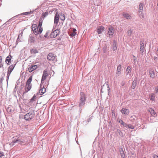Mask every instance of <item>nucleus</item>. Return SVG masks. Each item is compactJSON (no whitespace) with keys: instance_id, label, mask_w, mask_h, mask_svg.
Wrapping results in <instances>:
<instances>
[{"instance_id":"obj_1","label":"nucleus","mask_w":158,"mask_h":158,"mask_svg":"<svg viewBox=\"0 0 158 158\" xmlns=\"http://www.w3.org/2000/svg\"><path fill=\"white\" fill-rule=\"evenodd\" d=\"M86 100V97L85 94L82 92L80 93V100L79 102V106L81 108L85 104Z\"/></svg>"},{"instance_id":"obj_2","label":"nucleus","mask_w":158,"mask_h":158,"mask_svg":"<svg viewBox=\"0 0 158 158\" xmlns=\"http://www.w3.org/2000/svg\"><path fill=\"white\" fill-rule=\"evenodd\" d=\"M35 114L31 112H29L24 115V118L27 121L31 120L34 117Z\"/></svg>"},{"instance_id":"obj_3","label":"nucleus","mask_w":158,"mask_h":158,"mask_svg":"<svg viewBox=\"0 0 158 158\" xmlns=\"http://www.w3.org/2000/svg\"><path fill=\"white\" fill-rule=\"evenodd\" d=\"M131 68L130 66H128L126 69V77L128 79H130L131 77Z\"/></svg>"},{"instance_id":"obj_4","label":"nucleus","mask_w":158,"mask_h":158,"mask_svg":"<svg viewBox=\"0 0 158 158\" xmlns=\"http://www.w3.org/2000/svg\"><path fill=\"white\" fill-rule=\"evenodd\" d=\"M47 72V71L46 70H44L43 71V73L41 80V83L40 85V87L41 86V85L43 84L44 82L43 81L46 79V77L48 75V74Z\"/></svg>"},{"instance_id":"obj_5","label":"nucleus","mask_w":158,"mask_h":158,"mask_svg":"<svg viewBox=\"0 0 158 158\" xmlns=\"http://www.w3.org/2000/svg\"><path fill=\"white\" fill-rule=\"evenodd\" d=\"M59 33V31L58 30H55L51 33L50 35V37L51 38H55L57 36Z\"/></svg>"},{"instance_id":"obj_6","label":"nucleus","mask_w":158,"mask_h":158,"mask_svg":"<svg viewBox=\"0 0 158 158\" xmlns=\"http://www.w3.org/2000/svg\"><path fill=\"white\" fill-rule=\"evenodd\" d=\"M59 15L58 14V12H56L55 15L54 20V25H55V26L57 25L59 22Z\"/></svg>"},{"instance_id":"obj_7","label":"nucleus","mask_w":158,"mask_h":158,"mask_svg":"<svg viewBox=\"0 0 158 158\" xmlns=\"http://www.w3.org/2000/svg\"><path fill=\"white\" fill-rule=\"evenodd\" d=\"M32 30L33 31L35 35H37L36 30L38 29V27L36 24H33L31 26Z\"/></svg>"},{"instance_id":"obj_8","label":"nucleus","mask_w":158,"mask_h":158,"mask_svg":"<svg viewBox=\"0 0 158 158\" xmlns=\"http://www.w3.org/2000/svg\"><path fill=\"white\" fill-rule=\"evenodd\" d=\"M13 142L14 143H18L19 144L21 145H24L26 143L25 140H20V139H15V140H13Z\"/></svg>"},{"instance_id":"obj_9","label":"nucleus","mask_w":158,"mask_h":158,"mask_svg":"<svg viewBox=\"0 0 158 158\" xmlns=\"http://www.w3.org/2000/svg\"><path fill=\"white\" fill-rule=\"evenodd\" d=\"M97 29V32L98 34H100L104 31L105 28L103 26H101L98 27Z\"/></svg>"},{"instance_id":"obj_10","label":"nucleus","mask_w":158,"mask_h":158,"mask_svg":"<svg viewBox=\"0 0 158 158\" xmlns=\"http://www.w3.org/2000/svg\"><path fill=\"white\" fill-rule=\"evenodd\" d=\"M77 30L75 28H73L72 31H70L69 32V35L72 37H73L76 34Z\"/></svg>"},{"instance_id":"obj_11","label":"nucleus","mask_w":158,"mask_h":158,"mask_svg":"<svg viewBox=\"0 0 158 158\" xmlns=\"http://www.w3.org/2000/svg\"><path fill=\"white\" fill-rule=\"evenodd\" d=\"M15 65V64H13L10 65V66H9V67L8 68L7 71V73H8V75H10L11 73L14 69Z\"/></svg>"},{"instance_id":"obj_12","label":"nucleus","mask_w":158,"mask_h":158,"mask_svg":"<svg viewBox=\"0 0 158 158\" xmlns=\"http://www.w3.org/2000/svg\"><path fill=\"white\" fill-rule=\"evenodd\" d=\"M55 58V57L54 56V54L52 53H49L48 54L47 56L48 59L50 61L54 60Z\"/></svg>"},{"instance_id":"obj_13","label":"nucleus","mask_w":158,"mask_h":158,"mask_svg":"<svg viewBox=\"0 0 158 158\" xmlns=\"http://www.w3.org/2000/svg\"><path fill=\"white\" fill-rule=\"evenodd\" d=\"M137 118L135 115L131 116L130 118V120L132 122V124H135L137 122Z\"/></svg>"},{"instance_id":"obj_14","label":"nucleus","mask_w":158,"mask_h":158,"mask_svg":"<svg viewBox=\"0 0 158 158\" xmlns=\"http://www.w3.org/2000/svg\"><path fill=\"white\" fill-rule=\"evenodd\" d=\"M13 140H15V139H20V140H25V136H21L20 135H18L14 137Z\"/></svg>"},{"instance_id":"obj_15","label":"nucleus","mask_w":158,"mask_h":158,"mask_svg":"<svg viewBox=\"0 0 158 158\" xmlns=\"http://www.w3.org/2000/svg\"><path fill=\"white\" fill-rule=\"evenodd\" d=\"M114 32V29L113 27H111L109 28L108 33L110 36H112Z\"/></svg>"},{"instance_id":"obj_16","label":"nucleus","mask_w":158,"mask_h":158,"mask_svg":"<svg viewBox=\"0 0 158 158\" xmlns=\"http://www.w3.org/2000/svg\"><path fill=\"white\" fill-rule=\"evenodd\" d=\"M31 84H26L25 90L23 93V94L27 93L28 91H29L31 89Z\"/></svg>"},{"instance_id":"obj_17","label":"nucleus","mask_w":158,"mask_h":158,"mask_svg":"<svg viewBox=\"0 0 158 158\" xmlns=\"http://www.w3.org/2000/svg\"><path fill=\"white\" fill-rule=\"evenodd\" d=\"M11 58L12 57L10 55H9L6 57L5 62L6 63L7 65H9L10 64Z\"/></svg>"},{"instance_id":"obj_18","label":"nucleus","mask_w":158,"mask_h":158,"mask_svg":"<svg viewBox=\"0 0 158 158\" xmlns=\"http://www.w3.org/2000/svg\"><path fill=\"white\" fill-rule=\"evenodd\" d=\"M36 65H34L32 66H29L28 68V71L29 72H31L37 68Z\"/></svg>"},{"instance_id":"obj_19","label":"nucleus","mask_w":158,"mask_h":158,"mask_svg":"<svg viewBox=\"0 0 158 158\" xmlns=\"http://www.w3.org/2000/svg\"><path fill=\"white\" fill-rule=\"evenodd\" d=\"M6 111L8 113H11L13 112L14 110L13 106L10 105L8 107L6 108Z\"/></svg>"},{"instance_id":"obj_20","label":"nucleus","mask_w":158,"mask_h":158,"mask_svg":"<svg viewBox=\"0 0 158 158\" xmlns=\"http://www.w3.org/2000/svg\"><path fill=\"white\" fill-rule=\"evenodd\" d=\"M149 73L151 77L154 78L155 77V74L153 69H150Z\"/></svg>"},{"instance_id":"obj_21","label":"nucleus","mask_w":158,"mask_h":158,"mask_svg":"<svg viewBox=\"0 0 158 158\" xmlns=\"http://www.w3.org/2000/svg\"><path fill=\"white\" fill-rule=\"evenodd\" d=\"M42 84L41 85V86H42ZM41 87L42 86H41V87L40 86V88H41V89L39 90V94L41 95H43V94H44V93L46 91V89L44 87L42 88Z\"/></svg>"},{"instance_id":"obj_22","label":"nucleus","mask_w":158,"mask_h":158,"mask_svg":"<svg viewBox=\"0 0 158 158\" xmlns=\"http://www.w3.org/2000/svg\"><path fill=\"white\" fill-rule=\"evenodd\" d=\"M29 41L30 43H33L35 41V38L32 35L30 34L29 37Z\"/></svg>"},{"instance_id":"obj_23","label":"nucleus","mask_w":158,"mask_h":158,"mask_svg":"<svg viewBox=\"0 0 158 158\" xmlns=\"http://www.w3.org/2000/svg\"><path fill=\"white\" fill-rule=\"evenodd\" d=\"M149 111L150 113V114L152 116L155 117L157 116L156 113L155 112V111L152 109H150L149 110Z\"/></svg>"},{"instance_id":"obj_24","label":"nucleus","mask_w":158,"mask_h":158,"mask_svg":"<svg viewBox=\"0 0 158 158\" xmlns=\"http://www.w3.org/2000/svg\"><path fill=\"white\" fill-rule=\"evenodd\" d=\"M117 45V42L116 40H114L113 41L112 47H113V50L114 51L116 50H117V47L116 46Z\"/></svg>"},{"instance_id":"obj_25","label":"nucleus","mask_w":158,"mask_h":158,"mask_svg":"<svg viewBox=\"0 0 158 158\" xmlns=\"http://www.w3.org/2000/svg\"><path fill=\"white\" fill-rule=\"evenodd\" d=\"M119 151L121 157L122 158H125V156L123 149L122 148H121L119 150Z\"/></svg>"},{"instance_id":"obj_26","label":"nucleus","mask_w":158,"mask_h":158,"mask_svg":"<svg viewBox=\"0 0 158 158\" xmlns=\"http://www.w3.org/2000/svg\"><path fill=\"white\" fill-rule=\"evenodd\" d=\"M121 69V66L120 64L119 65L117 68V74L118 75V76L120 74V71Z\"/></svg>"},{"instance_id":"obj_27","label":"nucleus","mask_w":158,"mask_h":158,"mask_svg":"<svg viewBox=\"0 0 158 158\" xmlns=\"http://www.w3.org/2000/svg\"><path fill=\"white\" fill-rule=\"evenodd\" d=\"M122 113L123 114L127 115L129 114V110L128 109L123 108L122 110Z\"/></svg>"},{"instance_id":"obj_28","label":"nucleus","mask_w":158,"mask_h":158,"mask_svg":"<svg viewBox=\"0 0 158 158\" xmlns=\"http://www.w3.org/2000/svg\"><path fill=\"white\" fill-rule=\"evenodd\" d=\"M137 83V81L136 80H134V81H133L132 86H131V88L132 89H134L135 88V86L136 85V84Z\"/></svg>"},{"instance_id":"obj_29","label":"nucleus","mask_w":158,"mask_h":158,"mask_svg":"<svg viewBox=\"0 0 158 158\" xmlns=\"http://www.w3.org/2000/svg\"><path fill=\"white\" fill-rule=\"evenodd\" d=\"M123 15L124 17L127 19H130L131 18V16L127 13H124Z\"/></svg>"},{"instance_id":"obj_30","label":"nucleus","mask_w":158,"mask_h":158,"mask_svg":"<svg viewBox=\"0 0 158 158\" xmlns=\"http://www.w3.org/2000/svg\"><path fill=\"white\" fill-rule=\"evenodd\" d=\"M125 127L127 129H133L135 128V127L131 124H127Z\"/></svg>"},{"instance_id":"obj_31","label":"nucleus","mask_w":158,"mask_h":158,"mask_svg":"<svg viewBox=\"0 0 158 158\" xmlns=\"http://www.w3.org/2000/svg\"><path fill=\"white\" fill-rule=\"evenodd\" d=\"M5 76V74L4 73L1 76V77L0 78V86H2V81L4 80V77Z\"/></svg>"},{"instance_id":"obj_32","label":"nucleus","mask_w":158,"mask_h":158,"mask_svg":"<svg viewBox=\"0 0 158 158\" xmlns=\"http://www.w3.org/2000/svg\"><path fill=\"white\" fill-rule=\"evenodd\" d=\"M31 53L36 54L38 52V51L36 49L34 48L31 50Z\"/></svg>"},{"instance_id":"obj_33","label":"nucleus","mask_w":158,"mask_h":158,"mask_svg":"<svg viewBox=\"0 0 158 158\" xmlns=\"http://www.w3.org/2000/svg\"><path fill=\"white\" fill-rule=\"evenodd\" d=\"M149 98L151 100L154 101L155 99L154 94H150L149 96Z\"/></svg>"},{"instance_id":"obj_34","label":"nucleus","mask_w":158,"mask_h":158,"mask_svg":"<svg viewBox=\"0 0 158 158\" xmlns=\"http://www.w3.org/2000/svg\"><path fill=\"white\" fill-rule=\"evenodd\" d=\"M32 76L30 77L27 81L26 84H31V82L32 81Z\"/></svg>"},{"instance_id":"obj_35","label":"nucleus","mask_w":158,"mask_h":158,"mask_svg":"<svg viewBox=\"0 0 158 158\" xmlns=\"http://www.w3.org/2000/svg\"><path fill=\"white\" fill-rule=\"evenodd\" d=\"M36 96L35 94L30 100V103L33 102L36 100Z\"/></svg>"},{"instance_id":"obj_36","label":"nucleus","mask_w":158,"mask_h":158,"mask_svg":"<svg viewBox=\"0 0 158 158\" xmlns=\"http://www.w3.org/2000/svg\"><path fill=\"white\" fill-rule=\"evenodd\" d=\"M143 3H140L139 7V11H143Z\"/></svg>"},{"instance_id":"obj_37","label":"nucleus","mask_w":158,"mask_h":158,"mask_svg":"<svg viewBox=\"0 0 158 158\" xmlns=\"http://www.w3.org/2000/svg\"><path fill=\"white\" fill-rule=\"evenodd\" d=\"M145 49V47H140V53L142 55H143V52Z\"/></svg>"},{"instance_id":"obj_38","label":"nucleus","mask_w":158,"mask_h":158,"mask_svg":"<svg viewBox=\"0 0 158 158\" xmlns=\"http://www.w3.org/2000/svg\"><path fill=\"white\" fill-rule=\"evenodd\" d=\"M143 11H139V17L140 18L143 19V14L142 12Z\"/></svg>"},{"instance_id":"obj_39","label":"nucleus","mask_w":158,"mask_h":158,"mask_svg":"<svg viewBox=\"0 0 158 158\" xmlns=\"http://www.w3.org/2000/svg\"><path fill=\"white\" fill-rule=\"evenodd\" d=\"M33 12V11H30V12H24V13H21V14H20L18 15H28V14H31Z\"/></svg>"},{"instance_id":"obj_40","label":"nucleus","mask_w":158,"mask_h":158,"mask_svg":"<svg viewBox=\"0 0 158 158\" xmlns=\"http://www.w3.org/2000/svg\"><path fill=\"white\" fill-rule=\"evenodd\" d=\"M117 132L118 133V134L121 136L122 137L124 136V135L120 130L118 129L117 130Z\"/></svg>"},{"instance_id":"obj_41","label":"nucleus","mask_w":158,"mask_h":158,"mask_svg":"<svg viewBox=\"0 0 158 158\" xmlns=\"http://www.w3.org/2000/svg\"><path fill=\"white\" fill-rule=\"evenodd\" d=\"M118 122L119 123H120L121 124L123 125V126L124 127H126L127 124V123H124L123 121L122 120H121V119H120L119 121H118Z\"/></svg>"},{"instance_id":"obj_42","label":"nucleus","mask_w":158,"mask_h":158,"mask_svg":"<svg viewBox=\"0 0 158 158\" xmlns=\"http://www.w3.org/2000/svg\"><path fill=\"white\" fill-rule=\"evenodd\" d=\"M60 17L61 20L64 21L65 19V15L64 14H61Z\"/></svg>"},{"instance_id":"obj_43","label":"nucleus","mask_w":158,"mask_h":158,"mask_svg":"<svg viewBox=\"0 0 158 158\" xmlns=\"http://www.w3.org/2000/svg\"><path fill=\"white\" fill-rule=\"evenodd\" d=\"M42 31L43 28L41 27H39V31H38V29L36 30V31H37V35L40 34L42 32Z\"/></svg>"},{"instance_id":"obj_44","label":"nucleus","mask_w":158,"mask_h":158,"mask_svg":"<svg viewBox=\"0 0 158 158\" xmlns=\"http://www.w3.org/2000/svg\"><path fill=\"white\" fill-rule=\"evenodd\" d=\"M42 21H41V20H40L39 21V24H38L37 27H41V26L42 25Z\"/></svg>"},{"instance_id":"obj_45","label":"nucleus","mask_w":158,"mask_h":158,"mask_svg":"<svg viewBox=\"0 0 158 158\" xmlns=\"http://www.w3.org/2000/svg\"><path fill=\"white\" fill-rule=\"evenodd\" d=\"M48 15V12H46L44 13H43L42 14V15L44 17L47 16Z\"/></svg>"},{"instance_id":"obj_46","label":"nucleus","mask_w":158,"mask_h":158,"mask_svg":"<svg viewBox=\"0 0 158 158\" xmlns=\"http://www.w3.org/2000/svg\"><path fill=\"white\" fill-rule=\"evenodd\" d=\"M140 47H144V43L142 42V41L140 42Z\"/></svg>"},{"instance_id":"obj_47","label":"nucleus","mask_w":158,"mask_h":158,"mask_svg":"<svg viewBox=\"0 0 158 158\" xmlns=\"http://www.w3.org/2000/svg\"><path fill=\"white\" fill-rule=\"evenodd\" d=\"M133 57L134 58L133 61L135 63L137 62V58L134 56H133Z\"/></svg>"},{"instance_id":"obj_48","label":"nucleus","mask_w":158,"mask_h":158,"mask_svg":"<svg viewBox=\"0 0 158 158\" xmlns=\"http://www.w3.org/2000/svg\"><path fill=\"white\" fill-rule=\"evenodd\" d=\"M147 127V126L146 124H144V125L143 124V126L142 127H141V128H142V129H143L144 128H146Z\"/></svg>"},{"instance_id":"obj_49","label":"nucleus","mask_w":158,"mask_h":158,"mask_svg":"<svg viewBox=\"0 0 158 158\" xmlns=\"http://www.w3.org/2000/svg\"><path fill=\"white\" fill-rule=\"evenodd\" d=\"M23 31H22L18 35V38H19L20 37H21L22 35H23Z\"/></svg>"},{"instance_id":"obj_50","label":"nucleus","mask_w":158,"mask_h":158,"mask_svg":"<svg viewBox=\"0 0 158 158\" xmlns=\"http://www.w3.org/2000/svg\"><path fill=\"white\" fill-rule=\"evenodd\" d=\"M127 34L128 35H130L131 34V30H129L127 31Z\"/></svg>"},{"instance_id":"obj_51","label":"nucleus","mask_w":158,"mask_h":158,"mask_svg":"<svg viewBox=\"0 0 158 158\" xmlns=\"http://www.w3.org/2000/svg\"><path fill=\"white\" fill-rule=\"evenodd\" d=\"M135 124L136 126H137L139 127H140L141 125L139 123H138V121L136 122V123H135Z\"/></svg>"},{"instance_id":"obj_52","label":"nucleus","mask_w":158,"mask_h":158,"mask_svg":"<svg viewBox=\"0 0 158 158\" xmlns=\"http://www.w3.org/2000/svg\"><path fill=\"white\" fill-rule=\"evenodd\" d=\"M92 119V116L91 117H90L87 120V122H90L91 120Z\"/></svg>"},{"instance_id":"obj_53","label":"nucleus","mask_w":158,"mask_h":158,"mask_svg":"<svg viewBox=\"0 0 158 158\" xmlns=\"http://www.w3.org/2000/svg\"><path fill=\"white\" fill-rule=\"evenodd\" d=\"M154 60L156 61H158V58L156 56H154L153 57Z\"/></svg>"},{"instance_id":"obj_54","label":"nucleus","mask_w":158,"mask_h":158,"mask_svg":"<svg viewBox=\"0 0 158 158\" xmlns=\"http://www.w3.org/2000/svg\"><path fill=\"white\" fill-rule=\"evenodd\" d=\"M125 82L124 81H122V82H121V85L122 86H123L125 85Z\"/></svg>"},{"instance_id":"obj_55","label":"nucleus","mask_w":158,"mask_h":158,"mask_svg":"<svg viewBox=\"0 0 158 158\" xmlns=\"http://www.w3.org/2000/svg\"><path fill=\"white\" fill-rule=\"evenodd\" d=\"M153 158H158V156L155 154H154L153 155Z\"/></svg>"},{"instance_id":"obj_56","label":"nucleus","mask_w":158,"mask_h":158,"mask_svg":"<svg viewBox=\"0 0 158 158\" xmlns=\"http://www.w3.org/2000/svg\"><path fill=\"white\" fill-rule=\"evenodd\" d=\"M10 75H8V73H7V79H6V81H7V83H8V80L9 79V78Z\"/></svg>"},{"instance_id":"obj_57","label":"nucleus","mask_w":158,"mask_h":158,"mask_svg":"<svg viewBox=\"0 0 158 158\" xmlns=\"http://www.w3.org/2000/svg\"><path fill=\"white\" fill-rule=\"evenodd\" d=\"M109 126L110 127H112V123L111 122V121H110L109 122Z\"/></svg>"},{"instance_id":"obj_58","label":"nucleus","mask_w":158,"mask_h":158,"mask_svg":"<svg viewBox=\"0 0 158 158\" xmlns=\"http://www.w3.org/2000/svg\"><path fill=\"white\" fill-rule=\"evenodd\" d=\"M48 32H46V33L44 35V36L45 38L47 37L48 36Z\"/></svg>"},{"instance_id":"obj_59","label":"nucleus","mask_w":158,"mask_h":158,"mask_svg":"<svg viewBox=\"0 0 158 158\" xmlns=\"http://www.w3.org/2000/svg\"><path fill=\"white\" fill-rule=\"evenodd\" d=\"M3 156H4L3 152H0V158Z\"/></svg>"},{"instance_id":"obj_60","label":"nucleus","mask_w":158,"mask_h":158,"mask_svg":"<svg viewBox=\"0 0 158 158\" xmlns=\"http://www.w3.org/2000/svg\"><path fill=\"white\" fill-rule=\"evenodd\" d=\"M106 85L107 86V87L108 88V91H109L110 89V88H109V86L108 84H107Z\"/></svg>"},{"instance_id":"obj_61","label":"nucleus","mask_w":158,"mask_h":158,"mask_svg":"<svg viewBox=\"0 0 158 158\" xmlns=\"http://www.w3.org/2000/svg\"><path fill=\"white\" fill-rule=\"evenodd\" d=\"M2 61V57L0 56V63H1Z\"/></svg>"},{"instance_id":"obj_62","label":"nucleus","mask_w":158,"mask_h":158,"mask_svg":"<svg viewBox=\"0 0 158 158\" xmlns=\"http://www.w3.org/2000/svg\"><path fill=\"white\" fill-rule=\"evenodd\" d=\"M19 38L18 37V38L17 39V41L16 42V43H17V42H19L20 41L19 40Z\"/></svg>"},{"instance_id":"obj_63","label":"nucleus","mask_w":158,"mask_h":158,"mask_svg":"<svg viewBox=\"0 0 158 158\" xmlns=\"http://www.w3.org/2000/svg\"><path fill=\"white\" fill-rule=\"evenodd\" d=\"M156 93H158V87L156 88Z\"/></svg>"},{"instance_id":"obj_64","label":"nucleus","mask_w":158,"mask_h":158,"mask_svg":"<svg viewBox=\"0 0 158 158\" xmlns=\"http://www.w3.org/2000/svg\"><path fill=\"white\" fill-rule=\"evenodd\" d=\"M3 66V64H0V67H2Z\"/></svg>"}]
</instances>
